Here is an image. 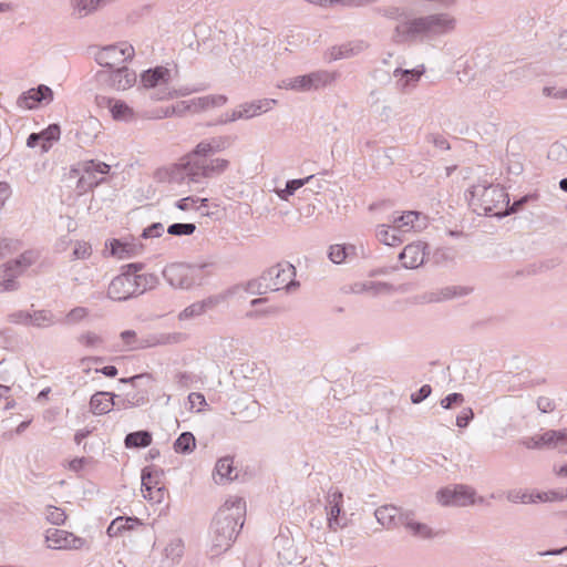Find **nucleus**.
<instances>
[{"mask_svg":"<svg viewBox=\"0 0 567 567\" xmlns=\"http://www.w3.org/2000/svg\"><path fill=\"white\" fill-rule=\"evenodd\" d=\"M246 514V502L241 497H233L215 514L210 526V554L219 556L227 551L243 528Z\"/></svg>","mask_w":567,"mask_h":567,"instance_id":"f257e3e1","label":"nucleus"},{"mask_svg":"<svg viewBox=\"0 0 567 567\" xmlns=\"http://www.w3.org/2000/svg\"><path fill=\"white\" fill-rule=\"evenodd\" d=\"M456 28V19L447 12H436L408 19L398 24L393 31V41L431 42L452 33Z\"/></svg>","mask_w":567,"mask_h":567,"instance_id":"f03ea898","label":"nucleus"},{"mask_svg":"<svg viewBox=\"0 0 567 567\" xmlns=\"http://www.w3.org/2000/svg\"><path fill=\"white\" fill-rule=\"evenodd\" d=\"M471 196L470 205L478 215L498 217L508 204V193L499 185H475Z\"/></svg>","mask_w":567,"mask_h":567,"instance_id":"7ed1b4c3","label":"nucleus"},{"mask_svg":"<svg viewBox=\"0 0 567 567\" xmlns=\"http://www.w3.org/2000/svg\"><path fill=\"white\" fill-rule=\"evenodd\" d=\"M208 266V264H171L164 268L163 277L174 288L189 289L203 284Z\"/></svg>","mask_w":567,"mask_h":567,"instance_id":"20e7f679","label":"nucleus"},{"mask_svg":"<svg viewBox=\"0 0 567 567\" xmlns=\"http://www.w3.org/2000/svg\"><path fill=\"white\" fill-rule=\"evenodd\" d=\"M264 281L267 282L269 291L285 289L287 292H291L300 285L296 280L295 266L287 261L278 262L264 271Z\"/></svg>","mask_w":567,"mask_h":567,"instance_id":"39448f33","label":"nucleus"},{"mask_svg":"<svg viewBox=\"0 0 567 567\" xmlns=\"http://www.w3.org/2000/svg\"><path fill=\"white\" fill-rule=\"evenodd\" d=\"M476 492L465 484H452L436 492V501L444 507H465L475 503Z\"/></svg>","mask_w":567,"mask_h":567,"instance_id":"423d86ee","label":"nucleus"},{"mask_svg":"<svg viewBox=\"0 0 567 567\" xmlns=\"http://www.w3.org/2000/svg\"><path fill=\"white\" fill-rule=\"evenodd\" d=\"M336 79L334 73L328 71H315L305 75H299L292 79L284 81L287 89L297 92H309L312 90H319L333 82Z\"/></svg>","mask_w":567,"mask_h":567,"instance_id":"0eeeda50","label":"nucleus"},{"mask_svg":"<svg viewBox=\"0 0 567 567\" xmlns=\"http://www.w3.org/2000/svg\"><path fill=\"white\" fill-rule=\"evenodd\" d=\"M44 538L48 548L58 550H79L87 544L86 539L58 528L47 529Z\"/></svg>","mask_w":567,"mask_h":567,"instance_id":"6e6552de","label":"nucleus"},{"mask_svg":"<svg viewBox=\"0 0 567 567\" xmlns=\"http://www.w3.org/2000/svg\"><path fill=\"white\" fill-rule=\"evenodd\" d=\"M97 81L114 90H126L136 82V73L127 66L102 70L96 73Z\"/></svg>","mask_w":567,"mask_h":567,"instance_id":"1a4fd4ad","label":"nucleus"},{"mask_svg":"<svg viewBox=\"0 0 567 567\" xmlns=\"http://www.w3.org/2000/svg\"><path fill=\"white\" fill-rule=\"evenodd\" d=\"M133 56L134 48L132 45L118 48L115 44H110L99 50L94 59L101 66L110 70L127 60H132Z\"/></svg>","mask_w":567,"mask_h":567,"instance_id":"9d476101","label":"nucleus"},{"mask_svg":"<svg viewBox=\"0 0 567 567\" xmlns=\"http://www.w3.org/2000/svg\"><path fill=\"white\" fill-rule=\"evenodd\" d=\"M163 475L164 471L155 465L145 466L142 470V492L147 493L144 495L145 498L148 497L158 503L162 501L165 491L161 481Z\"/></svg>","mask_w":567,"mask_h":567,"instance_id":"9b49d317","label":"nucleus"},{"mask_svg":"<svg viewBox=\"0 0 567 567\" xmlns=\"http://www.w3.org/2000/svg\"><path fill=\"white\" fill-rule=\"evenodd\" d=\"M276 103L277 101L272 99H262L243 103L238 106V109L230 113V118L218 120L217 124H226L241 118H251L271 110Z\"/></svg>","mask_w":567,"mask_h":567,"instance_id":"f8f14e48","label":"nucleus"},{"mask_svg":"<svg viewBox=\"0 0 567 567\" xmlns=\"http://www.w3.org/2000/svg\"><path fill=\"white\" fill-rule=\"evenodd\" d=\"M237 141L236 135H219L205 138L190 152L194 156H212L231 147Z\"/></svg>","mask_w":567,"mask_h":567,"instance_id":"ddd939ff","label":"nucleus"},{"mask_svg":"<svg viewBox=\"0 0 567 567\" xmlns=\"http://www.w3.org/2000/svg\"><path fill=\"white\" fill-rule=\"evenodd\" d=\"M196 173L195 177L199 178L200 183L204 179L213 178L226 172L230 165L228 159L225 158H208V156H196Z\"/></svg>","mask_w":567,"mask_h":567,"instance_id":"4468645a","label":"nucleus"},{"mask_svg":"<svg viewBox=\"0 0 567 567\" xmlns=\"http://www.w3.org/2000/svg\"><path fill=\"white\" fill-rule=\"evenodd\" d=\"M196 156L190 153L187 154L181 163L175 164L169 171L165 172L168 176L169 183L182 184L185 181L188 183H200L199 178L195 177Z\"/></svg>","mask_w":567,"mask_h":567,"instance_id":"2eb2a0df","label":"nucleus"},{"mask_svg":"<svg viewBox=\"0 0 567 567\" xmlns=\"http://www.w3.org/2000/svg\"><path fill=\"white\" fill-rule=\"evenodd\" d=\"M326 509H327V519H328V527L331 530H337L338 528H342L347 525L346 522H343L344 513L342 512V504H343V494L342 492L334 489L329 491L327 497H326Z\"/></svg>","mask_w":567,"mask_h":567,"instance_id":"dca6fc26","label":"nucleus"},{"mask_svg":"<svg viewBox=\"0 0 567 567\" xmlns=\"http://www.w3.org/2000/svg\"><path fill=\"white\" fill-rule=\"evenodd\" d=\"M53 100V91L44 84L32 87L23 92L17 100V105L21 109L33 110L40 104H49Z\"/></svg>","mask_w":567,"mask_h":567,"instance_id":"f3484780","label":"nucleus"},{"mask_svg":"<svg viewBox=\"0 0 567 567\" xmlns=\"http://www.w3.org/2000/svg\"><path fill=\"white\" fill-rule=\"evenodd\" d=\"M226 300V295L218 293L209 296L203 300L195 301L187 306L179 312L178 319L181 321L190 320L203 316L204 313L216 309L221 302Z\"/></svg>","mask_w":567,"mask_h":567,"instance_id":"a211bd4d","label":"nucleus"},{"mask_svg":"<svg viewBox=\"0 0 567 567\" xmlns=\"http://www.w3.org/2000/svg\"><path fill=\"white\" fill-rule=\"evenodd\" d=\"M107 297L115 301H125L135 297L132 277L121 271L109 285Z\"/></svg>","mask_w":567,"mask_h":567,"instance_id":"6ab92c4d","label":"nucleus"},{"mask_svg":"<svg viewBox=\"0 0 567 567\" xmlns=\"http://www.w3.org/2000/svg\"><path fill=\"white\" fill-rule=\"evenodd\" d=\"M427 218L416 210H409L395 216L392 224L401 236L411 230H421L426 227Z\"/></svg>","mask_w":567,"mask_h":567,"instance_id":"aec40b11","label":"nucleus"},{"mask_svg":"<svg viewBox=\"0 0 567 567\" xmlns=\"http://www.w3.org/2000/svg\"><path fill=\"white\" fill-rule=\"evenodd\" d=\"M426 245L423 243L409 244L399 255L402 266L406 269H414L423 265L425 259Z\"/></svg>","mask_w":567,"mask_h":567,"instance_id":"412c9836","label":"nucleus"},{"mask_svg":"<svg viewBox=\"0 0 567 567\" xmlns=\"http://www.w3.org/2000/svg\"><path fill=\"white\" fill-rule=\"evenodd\" d=\"M364 41H350L340 45L331 47L326 53L328 61H337L341 59H348L359 54L367 48Z\"/></svg>","mask_w":567,"mask_h":567,"instance_id":"4be33fe9","label":"nucleus"},{"mask_svg":"<svg viewBox=\"0 0 567 567\" xmlns=\"http://www.w3.org/2000/svg\"><path fill=\"white\" fill-rule=\"evenodd\" d=\"M106 247L112 256L124 259L137 256L142 251L143 245L113 238L106 243Z\"/></svg>","mask_w":567,"mask_h":567,"instance_id":"5701e85b","label":"nucleus"},{"mask_svg":"<svg viewBox=\"0 0 567 567\" xmlns=\"http://www.w3.org/2000/svg\"><path fill=\"white\" fill-rule=\"evenodd\" d=\"M404 514H406V511L403 512L394 505L380 506L374 512L378 523L385 528H392L399 524L401 525V517L404 516Z\"/></svg>","mask_w":567,"mask_h":567,"instance_id":"b1692460","label":"nucleus"},{"mask_svg":"<svg viewBox=\"0 0 567 567\" xmlns=\"http://www.w3.org/2000/svg\"><path fill=\"white\" fill-rule=\"evenodd\" d=\"M117 398L113 392H96L91 396L90 410L95 415L109 413L116 405Z\"/></svg>","mask_w":567,"mask_h":567,"instance_id":"393cba45","label":"nucleus"},{"mask_svg":"<svg viewBox=\"0 0 567 567\" xmlns=\"http://www.w3.org/2000/svg\"><path fill=\"white\" fill-rule=\"evenodd\" d=\"M401 525L411 532L415 537L422 539H430L435 536L432 528L424 523L414 519V513L406 511V514L401 517Z\"/></svg>","mask_w":567,"mask_h":567,"instance_id":"a878e982","label":"nucleus"},{"mask_svg":"<svg viewBox=\"0 0 567 567\" xmlns=\"http://www.w3.org/2000/svg\"><path fill=\"white\" fill-rule=\"evenodd\" d=\"M120 337L131 350L167 343L169 339V336H161V338H153L152 340H140L134 330H124Z\"/></svg>","mask_w":567,"mask_h":567,"instance_id":"bb28decb","label":"nucleus"},{"mask_svg":"<svg viewBox=\"0 0 567 567\" xmlns=\"http://www.w3.org/2000/svg\"><path fill=\"white\" fill-rule=\"evenodd\" d=\"M171 79V71L165 66H155L144 71L141 81L145 87L153 89L159 84H166Z\"/></svg>","mask_w":567,"mask_h":567,"instance_id":"cd10ccee","label":"nucleus"},{"mask_svg":"<svg viewBox=\"0 0 567 567\" xmlns=\"http://www.w3.org/2000/svg\"><path fill=\"white\" fill-rule=\"evenodd\" d=\"M143 525L142 520L137 517L118 516L111 522L106 529V534L110 537H117L125 530H132L136 526Z\"/></svg>","mask_w":567,"mask_h":567,"instance_id":"c85d7f7f","label":"nucleus"},{"mask_svg":"<svg viewBox=\"0 0 567 567\" xmlns=\"http://www.w3.org/2000/svg\"><path fill=\"white\" fill-rule=\"evenodd\" d=\"M425 69L423 65L414 69H402L396 68L393 71V76L399 78L398 85L402 90H406L410 85H414L421 79V75L424 73Z\"/></svg>","mask_w":567,"mask_h":567,"instance_id":"c756f323","label":"nucleus"},{"mask_svg":"<svg viewBox=\"0 0 567 567\" xmlns=\"http://www.w3.org/2000/svg\"><path fill=\"white\" fill-rule=\"evenodd\" d=\"M227 96L224 94H212L192 99L193 113L223 106L227 103Z\"/></svg>","mask_w":567,"mask_h":567,"instance_id":"7c9ffc66","label":"nucleus"},{"mask_svg":"<svg viewBox=\"0 0 567 567\" xmlns=\"http://www.w3.org/2000/svg\"><path fill=\"white\" fill-rule=\"evenodd\" d=\"M245 291L250 295H264L269 291L268 285L264 281V272L260 277L256 279H251L245 284H239L234 286L228 290V293H238L239 291Z\"/></svg>","mask_w":567,"mask_h":567,"instance_id":"2f4dec72","label":"nucleus"},{"mask_svg":"<svg viewBox=\"0 0 567 567\" xmlns=\"http://www.w3.org/2000/svg\"><path fill=\"white\" fill-rule=\"evenodd\" d=\"M152 433L147 430H140L126 434L124 445L126 449H143L152 444Z\"/></svg>","mask_w":567,"mask_h":567,"instance_id":"473e14b6","label":"nucleus"},{"mask_svg":"<svg viewBox=\"0 0 567 567\" xmlns=\"http://www.w3.org/2000/svg\"><path fill=\"white\" fill-rule=\"evenodd\" d=\"M34 261V252L28 250L21 254L18 258L9 260L3 265L8 267V270L12 269L16 274L22 275Z\"/></svg>","mask_w":567,"mask_h":567,"instance_id":"72a5a7b5","label":"nucleus"},{"mask_svg":"<svg viewBox=\"0 0 567 567\" xmlns=\"http://www.w3.org/2000/svg\"><path fill=\"white\" fill-rule=\"evenodd\" d=\"M378 239L388 246H396L403 241L401 234L395 229L393 224L391 226L380 225L377 230Z\"/></svg>","mask_w":567,"mask_h":567,"instance_id":"f704fd0d","label":"nucleus"},{"mask_svg":"<svg viewBox=\"0 0 567 567\" xmlns=\"http://www.w3.org/2000/svg\"><path fill=\"white\" fill-rule=\"evenodd\" d=\"M20 276L21 275L16 274L14 270H8V267L2 265L0 267V292L18 290L20 285L17 278Z\"/></svg>","mask_w":567,"mask_h":567,"instance_id":"c9c22d12","label":"nucleus"},{"mask_svg":"<svg viewBox=\"0 0 567 567\" xmlns=\"http://www.w3.org/2000/svg\"><path fill=\"white\" fill-rule=\"evenodd\" d=\"M113 120L131 122L135 117V113L128 104L122 100H114L111 111H110Z\"/></svg>","mask_w":567,"mask_h":567,"instance_id":"e433bc0d","label":"nucleus"},{"mask_svg":"<svg viewBox=\"0 0 567 567\" xmlns=\"http://www.w3.org/2000/svg\"><path fill=\"white\" fill-rule=\"evenodd\" d=\"M537 197H538L537 194H526L524 196H520L517 199H514L513 203H511V200L508 199V204L506 203V207H505L504 212L498 214V218H503L508 215L516 214V213L520 212L525 207L526 204H528L532 200H536Z\"/></svg>","mask_w":567,"mask_h":567,"instance_id":"4c0bfd02","label":"nucleus"},{"mask_svg":"<svg viewBox=\"0 0 567 567\" xmlns=\"http://www.w3.org/2000/svg\"><path fill=\"white\" fill-rule=\"evenodd\" d=\"M196 447V439L192 432H183L174 442V451L179 454H188Z\"/></svg>","mask_w":567,"mask_h":567,"instance_id":"58836bf2","label":"nucleus"},{"mask_svg":"<svg viewBox=\"0 0 567 567\" xmlns=\"http://www.w3.org/2000/svg\"><path fill=\"white\" fill-rule=\"evenodd\" d=\"M39 133L42 137V152H48L51 148L52 144L60 140L61 128L59 124L53 123Z\"/></svg>","mask_w":567,"mask_h":567,"instance_id":"ea45409f","label":"nucleus"},{"mask_svg":"<svg viewBox=\"0 0 567 567\" xmlns=\"http://www.w3.org/2000/svg\"><path fill=\"white\" fill-rule=\"evenodd\" d=\"M312 178L313 175L305 178L290 179L286 183L285 188L277 189L276 193L280 199L288 200L290 196H292L299 188L308 184Z\"/></svg>","mask_w":567,"mask_h":567,"instance_id":"a19ab883","label":"nucleus"},{"mask_svg":"<svg viewBox=\"0 0 567 567\" xmlns=\"http://www.w3.org/2000/svg\"><path fill=\"white\" fill-rule=\"evenodd\" d=\"M233 463L234 460L230 456H225L217 461L215 466V472L219 476V481H217V483H220L224 480L233 481L237 477V474L235 476L231 475L234 471Z\"/></svg>","mask_w":567,"mask_h":567,"instance_id":"79ce46f5","label":"nucleus"},{"mask_svg":"<svg viewBox=\"0 0 567 567\" xmlns=\"http://www.w3.org/2000/svg\"><path fill=\"white\" fill-rule=\"evenodd\" d=\"M554 435L555 433H549L548 430L540 435L524 437L523 440H520V444H523L527 449L548 447V444H550L551 437Z\"/></svg>","mask_w":567,"mask_h":567,"instance_id":"37998d69","label":"nucleus"},{"mask_svg":"<svg viewBox=\"0 0 567 567\" xmlns=\"http://www.w3.org/2000/svg\"><path fill=\"white\" fill-rule=\"evenodd\" d=\"M207 206H208L207 198H199V197H195V196H187V197L178 199L175 203V207L183 212L190 210V209L199 210L202 207H207Z\"/></svg>","mask_w":567,"mask_h":567,"instance_id":"c03bdc74","label":"nucleus"},{"mask_svg":"<svg viewBox=\"0 0 567 567\" xmlns=\"http://www.w3.org/2000/svg\"><path fill=\"white\" fill-rule=\"evenodd\" d=\"M56 322L54 316L49 310H35L31 313V326L37 328H47Z\"/></svg>","mask_w":567,"mask_h":567,"instance_id":"a18cd8bd","label":"nucleus"},{"mask_svg":"<svg viewBox=\"0 0 567 567\" xmlns=\"http://www.w3.org/2000/svg\"><path fill=\"white\" fill-rule=\"evenodd\" d=\"M111 166L104 162L96 159L85 161L82 164V171L89 176L94 178L95 174L106 175L110 173Z\"/></svg>","mask_w":567,"mask_h":567,"instance_id":"49530a36","label":"nucleus"},{"mask_svg":"<svg viewBox=\"0 0 567 567\" xmlns=\"http://www.w3.org/2000/svg\"><path fill=\"white\" fill-rule=\"evenodd\" d=\"M547 158L559 164L567 163V146L561 142L553 143L548 148Z\"/></svg>","mask_w":567,"mask_h":567,"instance_id":"de8ad7c7","label":"nucleus"},{"mask_svg":"<svg viewBox=\"0 0 567 567\" xmlns=\"http://www.w3.org/2000/svg\"><path fill=\"white\" fill-rule=\"evenodd\" d=\"M549 433H555V435L551 437L548 447L556 449L560 453H567V429L549 430Z\"/></svg>","mask_w":567,"mask_h":567,"instance_id":"09e8293b","label":"nucleus"},{"mask_svg":"<svg viewBox=\"0 0 567 567\" xmlns=\"http://www.w3.org/2000/svg\"><path fill=\"white\" fill-rule=\"evenodd\" d=\"M195 230L196 225L193 223H174L167 228V233L172 236H190Z\"/></svg>","mask_w":567,"mask_h":567,"instance_id":"8fccbe9b","label":"nucleus"},{"mask_svg":"<svg viewBox=\"0 0 567 567\" xmlns=\"http://www.w3.org/2000/svg\"><path fill=\"white\" fill-rule=\"evenodd\" d=\"M45 519L52 525L60 526L65 523L66 515L63 509L50 505L45 508Z\"/></svg>","mask_w":567,"mask_h":567,"instance_id":"3c124183","label":"nucleus"},{"mask_svg":"<svg viewBox=\"0 0 567 567\" xmlns=\"http://www.w3.org/2000/svg\"><path fill=\"white\" fill-rule=\"evenodd\" d=\"M374 12L391 20H400L405 17L404 9L395 6L377 7Z\"/></svg>","mask_w":567,"mask_h":567,"instance_id":"603ef678","label":"nucleus"},{"mask_svg":"<svg viewBox=\"0 0 567 567\" xmlns=\"http://www.w3.org/2000/svg\"><path fill=\"white\" fill-rule=\"evenodd\" d=\"M506 498L511 503H535L534 493L523 492L520 489H512L507 492Z\"/></svg>","mask_w":567,"mask_h":567,"instance_id":"864d4df0","label":"nucleus"},{"mask_svg":"<svg viewBox=\"0 0 567 567\" xmlns=\"http://www.w3.org/2000/svg\"><path fill=\"white\" fill-rule=\"evenodd\" d=\"M328 257L333 264H341L346 261L347 252H346V246L344 245H331L328 250Z\"/></svg>","mask_w":567,"mask_h":567,"instance_id":"5fc2aeb1","label":"nucleus"},{"mask_svg":"<svg viewBox=\"0 0 567 567\" xmlns=\"http://www.w3.org/2000/svg\"><path fill=\"white\" fill-rule=\"evenodd\" d=\"M278 559L281 565H298L300 561H298L297 553L293 546H289L287 548H284L282 550L278 551Z\"/></svg>","mask_w":567,"mask_h":567,"instance_id":"6e6d98bb","label":"nucleus"},{"mask_svg":"<svg viewBox=\"0 0 567 567\" xmlns=\"http://www.w3.org/2000/svg\"><path fill=\"white\" fill-rule=\"evenodd\" d=\"M187 112H193L192 100L181 101V102L176 103L175 105H172L171 107H167V110L165 112V115L166 116H168V115L183 116Z\"/></svg>","mask_w":567,"mask_h":567,"instance_id":"4d7b16f0","label":"nucleus"},{"mask_svg":"<svg viewBox=\"0 0 567 567\" xmlns=\"http://www.w3.org/2000/svg\"><path fill=\"white\" fill-rule=\"evenodd\" d=\"M357 287H360V289H355V292H362V291H372L373 295L388 291L390 289V285L386 282H368L358 285Z\"/></svg>","mask_w":567,"mask_h":567,"instance_id":"13d9d810","label":"nucleus"},{"mask_svg":"<svg viewBox=\"0 0 567 567\" xmlns=\"http://www.w3.org/2000/svg\"><path fill=\"white\" fill-rule=\"evenodd\" d=\"M104 181L105 179L103 177L97 181H93L92 177L81 176L78 181L76 188L79 189V194H84L87 190L102 184Z\"/></svg>","mask_w":567,"mask_h":567,"instance_id":"bf43d9fd","label":"nucleus"},{"mask_svg":"<svg viewBox=\"0 0 567 567\" xmlns=\"http://www.w3.org/2000/svg\"><path fill=\"white\" fill-rule=\"evenodd\" d=\"M471 291L472 289L467 287H446L441 291V299H452L455 297L466 296Z\"/></svg>","mask_w":567,"mask_h":567,"instance_id":"052dcab7","label":"nucleus"},{"mask_svg":"<svg viewBox=\"0 0 567 567\" xmlns=\"http://www.w3.org/2000/svg\"><path fill=\"white\" fill-rule=\"evenodd\" d=\"M464 402V395L458 392H453L443 398L440 402L441 406L445 410L461 405Z\"/></svg>","mask_w":567,"mask_h":567,"instance_id":"680f3d73","label":"nucleus"},{"mask_svg":"<svg viewBox=\"0 0 567 567\" xmlns=\"http://www.w3.org/2000/svg\"><path fill=\"white\" fill-rule=\"evenodd\" d=\"M8 321L17 324L31 326V312L18 310L8 315Z\"/></svg>","mask_w":567,"mask_h":567,"instance_id":"e2e57ef3","label":"nucleus"},{"mask_svg":"<svg viewBox=\"0 0 567 567\" xmlns=\"http://www.w3.org/2000/svg\"><path fill=\"white\" fill-rule=\"evenodd\" d=\"M78 341L81 344H83L85 347H90V348L97 347V346L103 343V339L100 336H97V334H95L94 332H91V331L82 333L78 338Z\"/></svg>","mask_w":567,"mask_h":567,"instance_id":"0e129e2a","label":"nucleus"},{"mask_svg":"<svg viewBox=\"0 0 567 567\" xmlns=\"http://www.w3.org/2000/svg\"><path fill=\"white\" fill-rule=\"evenodd\" d=\"M127 404L132 406H141L148 402V393L147 391H137L134 393H127L126 396Z\"/></svg>","mask_w":567,"mask_h":567,"instance_id":"69168bd1","label":"nucleus"},{"mask_svg":"<svg viewBox=\"0 0 567 567\" xmlns=\"http://www.w3.org/2000/svg\"><path fill=\"white\" fill-rule=\"evenodd\" d=\"M89 311L84 307H75L68 312L65 316V323H76L83 320L87 316Z\"/></svg>","mask_w":567,"mask_h":567,"instance_id":"338daca9","label":"nucleus"},{"mask_svg":"<svg viewBox=\"0 0 567 567\" xmlns=\"http://www.w3.org/2000/svg\"><path fill=\"white\" fill-rule=\"evenodd\" d=\"M523 163L518 154L507 155V172L512 175H519L523 173Z\"/></svg>","mask_w":567,"mask_h":567,"instance_id":"774afa93","label":"nucleus"}]
</instances>
